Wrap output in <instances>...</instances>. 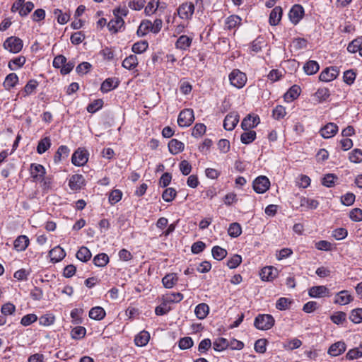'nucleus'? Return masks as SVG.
Segmentation results:
<instances>
[{
	"label": "nucleus",
	"instance_id": "nucleus-10",
	"mask_svg": "<svg viewBox=\"0 0 362 362\" xmlns=\"http://www.w3.org/2000/svg\"><path fill=\"white\" fill-rule=\"evenodd\" d=\"M30 173L35 181L41 182L44 178L45 169L43 165L40 164L32 163L30 166Z\"/></svg>",
	"mask_w": 362,
	"mask_h": 362
},
{
	"label": "nucleus",
	"instance_id": "nucleus-45",
	"mask_svg": "<svg viewBox=\"0 0 362 362\" xmlns=\"http://www.w3.org/2000/svg\"><path fill=\"white\" fill-rule=\"evenodd\" d=\"M86 329L85 327L81 326H77L72 329L71 332V336L74 339H81L86 335Z\"/></svg>",
	"mask_w": 362,
	"mask_h": 362
},
{
	"label": "nucleus",
	"instance_id": "nucleus-41",
	"mask_svg": "<svg viewBox=\"0 0 362 362\" xmlns=\"http://www.w3.org/2000/svg\"><path fill=\"white\" fill-rule=\"evenodd\" d=\"M94 264L97 267H105L109 262V257L105 253L97 255L93 260Z\"/></svg>",
	"mask_w": 362,
	"mask_h": 362
},
{
	"label": "nucleus",
	"instance_id": "nucleus-24",
	"mask_svg": "<svg viewBox=\"0 0 362 362\" xmlns=\"http://www.w3.org/2000/svg\"><path fill=\"white\" fill-rule=\"evenodd\" d=\"M124 21L122 18L115 16V19L111 20L108 24L107 28L110 32L116 33L124 25Z\"/></svg>",
	"mask_w": 362,
	"mask_h": 362
},
{
	"label": "nucleus",
	"instance_id": "nucleus-56",
	"mask_svg": "<svg viewBox=\"0 0 362 362\" xmlns=\"http://www.w3.org/2000/svg\"><path fill=\"white\" fill-rule=\"evenodd\" d=\"M242 262V257L239 255H234L230 259H229L227 262V266L230 269H235L238 267L240 264Z\"/></svg>",
	"mask_w": 362,
	"mask_h": 362
},
{
	"label": "nucleus",
	"instance_id": "nucleus-5",
	"mask_svg": "<svg viewBox=\"0 0 362 362\" xmlns=\"http://www.w3.org/2000/svg\"><path fill=\"white\" fill-rule=\"evenodd\" d=\"M252 187L257 193H264L270 187L269 180L266 176H259L253 181Z\"/></svg>",
	"mask_w": 362,
	"mask_h": 362
},
{
	"label": "nucleus",
	"instance_id": "nucleus-16",
	"mask_svg": "<svg viewBox=\"0 0 362 362\" xmlns=\"http://www.w3.org/2000/svg\"><path fill=\"white\" fill-rule=\"evenodd\" d=\"M346 347L344 342L337 341L330 346L327 353L332 356H338L346 351Z\"/></svg>",
	"mask_w": 362,
	"mask_h": 362
},
{
	"label": "nucleus",
	"instance_id": "nucleus-36",
	"mask_svg": "<svg viewBox=\"0 0 362 362\" xmlns=\"http://www.w3.org/2000/svg\"><path fill=\"white\" fill-rule=\"evenodd\" d=\"M300 205L307 209H315L317 208L319 202L315 199L302 197L300 200Z\"/></svg>",
	"mask_w": 362,
	"mask_h": 362
},
{
	"label": "nucleus",
	"instance_id": "nucleus-23",
	"mask_svg": "<svg viewBox=\"0 0 362 362\" xmlns=\"http://www.w3.org/2000/svg\"><path fill=\"white\" fill-rule=\"evenodd\" d=\"M184 147V144L175 139H171L168 143L169 151L173 155L182 152Z\"/></svg>",
	"mask_w": 362,
	"mask_h": 362
},
{
	"label": "nucleus",
	"instance_id": "nucleus-58",
	"mask_svg": "<svg viewBox=\"0 0 362 362\" xmlns=\"http://www.w3.org/2000/svg\"><path fill=\"white\" fill-rule=\"evenodd\" d=\"M103 101L101 99L94 100L89 104L87 107V111L90 113H94L103 107Z\"/></svg>",
	"mask_w": 362,
	"mask_h": 362
},
{
	"label": "nucleus",
	"instance_id": "nucleus-21",
	"mask_svg": "<svg viewBox=\"0 0 362 362\" xmlns=\"http://www.w3.org/2000/svg\"><path fill=\"white\" fill-rule=\"evenodd\" d=\"M209 313V307L206 303H202L197 305L194 309V314L199 320H204Z\"/></svg>",
	"mask_w": 362,
	"mask_h": 362
},
{
	"label": "nucleus",
	"instance_id": "nucleus-62",
	"mask_svg": "<svg viewBox=\"0 0 362 362\" xmlns=\"http://www.w3.org/2000/svg\"><path fill=\"white\" fill-rule=\"evenodd\" d=\"M34 8V4L31 1L23 2L21 9L19 11L21 16H27Z\"/></svg>",
	"mask_w": 362,
	"mask_h": 362
},
{
	"label": "nucleus",
	"instance_id": "nucleus-26",
	"mask_svg": "<svg viewBox=\"0 0 362 362\" xmlns=\"http://www.w3.org/2000/svg\"><path fill=\"white\" fill-rule=\"evenodd\" d=\"M118 85L119 81L117 80L115 81L113 78H108L102 83L100 86V90L103 93H107L112 89L116 88L118 86Z\"/></svg>",
	"mask_w": 362,
	"mask_h": 362
},
{
	"label": "nucleus",
	"instance_id": "nucleus-55",
	"mask_svg": "<svg viewBox=\"0 0 362 362\" xmlns=\"http://www.w3.org/2000/svg\"><path fill=\"white\" fill-rule=\"evenodd\" d=\"M178 346L180 349L185 350L193 346V340L189 337H185L180 339Z\"/></svg>",
	"mask_w": 362,
	"mask_h": 362
},
{
	"label": "nucleus",
	"instance_id": "nucleus-27",
	"mask_svg": "<svg viewBox=\"0 0 362 362\" xmlns=\"http://www.w3.org/2000/svg\"><path fill=\"white\" fill-rule=\"evenodd\" d=\"M150 339V334L146 331H141L134 339L135 344L138 346L146 345Z\"/></svg>",
	"mask_w": 362,
	"mask_h": 362
},
{
	"label": "nucleus",
	"instance_id": "nucleus-53",
	"mask_svg": "<svg viewBox=\"0 0 362 362\" xmlns=\"http://www.w3.org/2000/svg\"><path fill=\"white\" fill-rule=\"evenodd\" d=\"M362 356V346L357 349H353L348 351L346 355V359L354 360Z\"/></svg>",
	"mask_w": 362,
	"mask_h": 362
},
{
	"label": "nucleus",
	"instance_id": "nucleus-63",
	"mask_svg": "<svg viewBox=\"0 0 362 362\" xmlns=\"http://www.w3.org/2000/svg\"><path fill=\"white\" fill-rule=\"evenodd\" d=\"M286 112L284 107L281 105H277L274 110H273V117L275 119H280L286 115Z\"/></svg>",
	"mask_w": 362,
	"mask_h": 362
},
{
	"label": "nucleus",
	"instance_id": "nucleus-49",
	"mask_svg": "<svg viewBox=\"0 0 362 362\" xmlns=\"http://www.w3.org/2000/svg\"><path fill=\"white\" fill-rule=\"evenodd\" d=\"M361 45L362 39L358 37L357 39L352 40L348 45L347 50L351 53H356V52L359 51Z\"/></svg>",
	"mask_w": 362,
	"mask_h": 362
},
{
	"label": "nucleus",
	"instance_id": "nucleus-44",
	"mask_svg": "<svg viewBox=\"0 0 362 362\" xmlns=\"http://www.w3.org/2000/svg\"><path fill=\"white\" fill-rule=\"evenodd\" d=\"M242 233V228L238 223H233L229 226L228 233L233 238H237Z\"/></svg>",
	"mask_w": 362,
	"mask_h": 362
},
{
	"label": "nucleus",
	"instance_id": "nucleus-12",
	"mask_svg": "<svg viewBox=\"0 0 362 362\" xmlns=\"http://www.w3.org/2000/svg\"><path fill=\"white\" fill-rule=\"evenodd\" d=\"M338 132V126L332 122H329L321 128L320 135L325 139L333 137Z\"/></svg>",
	"mask_w": 362,
	"mask_h": 362
},
{
	"label": "nucleus",
	"instance_id": "nucleus-28",
	"mask_svg": "<svg viewBox=\"0 0 362 362\" xmlns=\"http://www.w3.org/2000/svg\"><path fill=\"white\" fill-rule=\"evenodd\" d=\"M105 316V311L102 307L100 306L94 307L89 311V317L93 320H100L103 319Z\"/></svg>",
	"mask_w": 362,
	"mask_h": 362
},
{
	"label": "nucleus",
	"instance_id": "nucleus-54",
	"mask_svg": "<svg viewBox=\"0 0 362 362\" xmlns=\"http://www.w3.org/2000/svg\"><path fill=\"white\" fill-rule=\"evenodd\" d=\"M206 132V126L202 123L195 124L192 129V135L194 137H200Z\"/></svg>",
	"mask_w": 362,
	"mask_h": 362
},
{
	"label": "nucleus",
	"instance_id": "nucleus-30",
	"mask_svg": "<svg viewBox=\"0 0 362 362\" xmlns=\"http://www.w3.org/2000/svg\"><path fill=\"white\" fill-rule=\"evenodd\" d=\"M274 270H276L273 267L269 266L264 267L259 274L262 280L263 281H271L275 276V274H274Z\"/></svg>",
	"mask_w": 362,
	"mask_h": 362
},
{
	"label": "nucleus",
	"instance_id": "nucleus-31",
	"mask_svg": "<svg viewBox=\"0 0 362 362\" xmlns=\"http://www.w3.org/2000/svg\"><path fill=\"white\" fill-rule=\"evenodd\" d=\"M176 274L171 273L166 274L162 279L163 286L167 288H171L177 281Z\"/></svg>",
	"mask_w": 362,
	"mask_h": 362
},
{
	"label": "nucleus",
	"instance_id": "nucleus-18",
	"mask_svg": "<svg viewBox=\"0 0 362 362\" xmlns=\"http://www.w3.org/2000/svg\"><path fill=\"white\" fill-rule=\"evenodd\" d=\"M49 255L52 262H58L65 257L66 253L63 248L57 246L49 251Z\"/></svg>",
	"mask_w": 362,
	"mask_h": 362
},
{
	"label": "nucleus",
	"instance_id": "nucleus-47",
	"mask_svg": "<svg viewBox=\"0 0 362 362\" xmlns=\"http://www.w3.org/2000/svg\"><path fill=\"white\" fill-rule=\"evenodd\" d=\"M148 47L146 41H140L134 43L132 46V52L137 54H141L145 52Z\"/></svg>",
	"mask_w": 362,
	"mask_h": 362
},
{
	"label": "nucleus",
	"instance_id": "nucleus-57",
	"mask_svg": "<svg viewBox=\"0 0 362 362\" xmlns=\"http://www.w3.org/2000/svg\"><path fill=\"white\" fill-rule=\"evenodd\" d=\"M168 302L165 300V298H163V302L161 305L157 306L155 309V313L157 315H163L166 313H168L170 308L168 305Z\"/></svg>",
	"mask_w": 362,
	"mask_h": 362
},
{
	"label": "nucleus",
	"instance_id": "nucleus-52",
	"mask_svg": "<svg viewBox=\"0 0 362 362\" xmlns=\"http://www.w3.org/2000/svg\"><path fill=\"white\" fill-rule=\"evenodd\" d=\"M337 177L334 174H327L322 179V184L327 187H332L334 185Z\"/></svg>",
	"mask_w": 362,
	"mask_h": 362
},
{
	"label": "nucleus",
	"instance_id": "nucleus-34",
	"mask_svg": "<svg viewBox=\"0 0 362 362\" xmlns=\"http://www.w3.org/2000/svg\"><path fill=\"white\" fill-rule=\"evenodd\" d=\"M241 18L237 15H231L226 20V28L228 30L236 28L241 23Z\"/></svg>",
	"mask_w": 362,
	"mask_h": 362
},
{
	"label": "nucleus",
	"instance_id": "nucleus-4",
	"mask_svg": "<svg viewBox=\"0 0 362 362\" xmlns=\"http://www.w3.org/2000/svg\"><path fill=\"white\" fill-rule=\"evenodd\" d=\"M194 120V112L192 109L182 110L177 118V124L181 127L190 126Z\"/></svg>",
	"mask_w": 362,
	"mask_h": 362
},
{
	"label": "nucleus",
	"instance_id": "nucleus-42",
	"mask_svg": "<svg viewBox=\"0 0 362 362\" xmlns=\"http://www.w3.org/2000/svg\"><path fill=\"white\" fill-rule=\"evenodd\" d=\"M213 257L216 260H222L227 255L226 250L219 247L214 246L211 250Z\"/></svg>",
	"mask_w": 362,
	"mask_h": 362
},
{
	"label": "nucleus",
	"instance_id": "nucleus-39",
	"mask_svg": "<svg viewBox=\"0 0 362 362\" xmlns=\"http://www.w3.org/2000/svg\"><path fill=\"white\" fill-rule=\"evenodd\" d=\"M18 81V77L15 73L9 74L4 82V86L6 89L13 88Z\"/></svg>",
	"mask_w": 362,
	"mask_h": 362
},
{
	"label": "nucleus",
	"instance_id": "nucleus-25",
	"mask_svg": "<svg viewBox=\"0 0 362 362\" xmlns=\"http://www.w3.org/2000/svg\"><path fill=\"white\" fill-rule=\"evenodd\" d=\"M192 42V38L187 35H181L177 40L175 46L177 49L186 50L187 49Z\"/></svg>",
	"mask_w": 362,
	"mask_h": 362
},
{
	"label": "nucleus",
	"instance_id": "nucleus-37",
	"mask_svg": "<svg viewBox=\"0 0 362 362\" xmlns=\"http://www.w3.org/2000/svg\"><path fill=\"white\" fill-rule=\"evenodd\" d=\"M256 132L252 130H247L240 136V141L244 144H249L256 139Z\"/></svg>",
	"mask_w": 362,
	"mask_h": 362
},
{
	"label": "nucleus",
	"instance_id": "nucleus-3",
	"mask_svg": "<svg viewBox=\"0 0 362 362\" xmlns=\"http://www.w3.org/2000/svg\"><path fill=\"white\" fill-rule=\"evenodd\" d=\"M229 81L233 86L237 88H242L246 84L247 76L245 73L239 69H234L229 74Z\"/></svg>",
	"mask_w": 362,
	"mask_h": 362
},
{
	"label": "nucleus",
	"instance_id": "nucleus-40",
	"mask_svg": "<svg viewBox=\"0 0 362 362\" xmlns=\"http://www.w3.org/2000/svg\"><path fill=\"white\" fill-rule=\"evenodd\" d=\"M213 346L215 351H221L227 349L228 346H229V343L226 339L221 337L216 339L214 341Z\"/></svg>",
	"mask_w": 362,
	"mask_h": 362
},
{
	"label": "nucleus",
	"instance_id": "nucleus-48",
	"mask_svg": "<svg viewBox=\"0 0 362 362\" xmlns=\"http://www.w3.org/2000/svg\"><path fill=\"white\" fill-rule=\"evenodd\" d=\"M54 14L57 19V22L62 25L66 23L70 18L69 14L62 13V11L58 8L54 11Z\"/></svg>",
	"mask_w": 362,
	"mask_h": 362
},
{
	"label": "nucleus",
	"instance_id": "nucleus-43",
	"mask_svg": "<svg viewBox=\"0 0 362 362\" xmlns=\"http://www.w3.org/2000/svg\"><path fill=\"white\" fill-rule=\"evenodd\" d=\"M25 61H26V59H25V57L19 56L18 57H16V58L11 59L8 62V67L11 70L16 69L18 68L23 66L24 65V64L25 63Z\"/></svg>",
	"mask_w": 362,
	"mask_h": 362
},
{
	"label": "nucleus",
	"instance_id": "nucleus-46",
	"mask_svg": "<svg viewBox=\"0 0 362 362\" xmlns=\"http://www.w3.org/2000/svg\"><path fill=\"white\" fill-rule=\"evenodd\" d=\"M177 192L174 188L168 187L163 192L162 198L165 202H170L176 197Z\"/></svg>",
	"mask_w": 362,
	"mask_h": 362
},
{
	"label": "nucleus",
	"instance_id": "nucleus-64",
	"mask_svg": "<svg viewBox=\"0 0 362 362\" xmlns=\"http://www.w3.org/2000/svg\"><path fill=\"white\" fill-rule=\"evenodd\" d=\"M350 218L354 221H362V210L359 208L353 209L349 213Z\"/></svg>",
	"mask_w": 362,
	"mask_h": 362
},
{
	"label": "nucleus",
	"instance_id": "nucleus-50",
	"mask_svg": "<svg viewBox=\"0 0 362 362\" xmlns=\"http://www.w3.org/2000/svg\"><path fill=\"white\" fill-rule=\"evenodd\" d=\"M165 300L170 303H179L183 299V295L180 293H170L164 296Z\"/></svg>",
	"mask_w": 362,
	"mask_h": 362
},
{
	"label": "nucleus",
	"instance_id": "nucleus-32",
	"mask_svg": "<svg viewBox=\"0 0 362 362\" xmlns=\"http://www.w3.org/2000/svg\"><path fill=\"white\" fill-rule=\"evenodd\" d=\"M320 66L316 61L310 60L303 66V69L306 74L313 75L318 71Z\"/></svg>",
	"mask_w": 362,
	"mask_h": 362
},
{
	"label": "nucleus",
	"instance_id": "nucleus-17",
	"mask_svg": "<svg viewBox=\"0 0 362 362\" xmlns=\"http://www.w3.org/2000/svg\"><path fill=\"white\" fill-rule=\"evenodd\" d=\"M84 184V178L82 175L75 174L69 180V185L72 190L80 189Z\"/></svg>",
	"mask_w": 362,
	"mask_h": 362
},
{
	"label": "nucleus",
	"instance_id": "nucleus-1",
	"mask_svg": "<svg viewBox=\"0 0 362 362\" xmlns=\"http://www.w3.org/2000/svg\"><path fill=\"white\" fill-rule=\"evenodd\" d=\"M275 320L272 315L269 314H259L255 319V327L260 330H268L274 325Z\"/></svg>",
	"mask_w": 362,
	"mask_h": 362
},
{
	"label": "nucleus",
	"instance_id": "nucleus-9",
	"mask_svg": "<svg viewBox=\"0 0 362 362\" xmlns=\"http://www.w3.org/2000/svg\"><path fill=\"white\" fill-rule=\"evenodd\" d=\"M304 16V8L301 5L296 4L293 6L288 13L291 21L296 25L303 18Z\"/></svg>",
	"mask_w": 362,
	"mask_h": 362
},
{
	"label": "nucleus",
	"instance_id": "nucleus-60",
	"mask_svg": "<svg viewBox=\"0 0 362 362\" xmlns=\"http://www.w3.org/2000/svg\"><path fill=\"white\" fill-rule=\"evenodd\" d=\"M291 303V301L288 298L281 297L277 300L276 308L279 310H285L288 308Z\"/></svg>",
	"mask_w": 362,
	"mask_h": 362
},
{
	"label": "nucleus",
	"instance_id": "nucleus-19",
	"mask_svg": "<svg viewBox=\"0 0 362 362\" xmlns=\"http://www.w3.org/2000/svg\"><path fill=\"white\" fill-rule=\"evenodd\" d=\"M282 17V8L280 6L274 7L269 15V22L271 25H276L279 23Z\"/></svg>",
	"mask_w": 362,
	"mask_h": 362
},
{
	"label": "nucleus",
	"instance_id": "nucleus-35",
	"mask_svg": "<svg viewBox=\"0 0 362 362\" xmlns=\"http://www.w3.org/2000/svg\"><path fill=\"white\" fill-rule=\"evenodd\" d=\"M76 258L83 262H88L91 258V252L86 247H81L77 252Z\"/></svg>",
	"mask_w": 362,
	"mask_h": 362
},
{
	"label": "nucleus",
	"instance_id": "nucleus-59",
	"mask_svg": "<svg viewBox=\"0 0 362 362\" xmlns=\"http://www.w3.org/2000/svg\"><path fill=\"white\" fill-rule=\"evenodd\" d=\"M349 160L353 163L362 162V151L358 148L353 150L349 155Z\"/></svg>",
	"mask_w": 362,
	"mask_h": 362
},
{
	"label": "nucleus",
	"instance_id": "nucleus-33",
	"mask_svg": "<svg viewBox=\"0 0 362 362\" xmlns=\"http://www.w3.org/2000/svg\"><path fill=\"white\" fill-rule=\"evenodd\" d=\"M138 64V59L136 55L131 54L126 57L122 62V66L127 69H134Z\"/></svg>",
	"mask_w": 362,
	"mask_h": 362
},
{
	"label": "nucleus",
	"instance_id": "nucleus-14",
	"mask_svg": "<svg viewBox=\"0 0 362 362\" xmlns=\"http://www.w3.org/2000/svg\"><path fill=\"white\" fill-rule=\"evenodd\" d=\"M259 122L260 119L258 116L252 117L251 115H248L243 119L241 122V127L245 131L250 130L255 127Z\"/></svg>",
	"mask_w": 362,
	"mask_h": 362
},
{
	"label": "nucleus",
	"instance_id": "nucleus-22",
	"mask_svg": "<svg viewBox=\"0 0 362 362\" xmlns=\"http://www.w3.org/2000/svg\"><path fill=\"white\" fill-rule=\"evenodd\" d=\"M300 93V88L297 85H294L284 94V100L286 102H291L299 96Z\"/></svg>",
	"mask_w": 362,
	"mask_h": 362
},
{
	"label": "nucleus",
	"instance_id": "nucleus-13",
	"mask_svg": "<svg viewBox=\"0 0 362 362\" xmlns=\"http://www.w3.org/2000/svg\"><path fill=\"white\" fill-rule=\"evenodd\" d=\"M239 122V116L236 113H230L226 115L223 121V127L227 131L233 130Z\"/></svg>",
	"mask_w": 362,
	"mask_h": 362
},
{
	"label": "nucleus",
	"instance_id": "nucleus-7",
	"mask_svg": "<svg viewBox=\"0 0 362 362\" xmlns=\"http://www.w3.org/2000/svg\"><path fill=\"white\" fill-rule=\"evenodd\" d=\"M177 11L180 18L189 20L194 13V6L192 3H183L180 5Z\"/></svg>",
	"mask_w": 362,
	"mask_h": 362
},
{
	"label": "nucleus",
	"instance_id": "nucleus-51",
	"mask_svg": "<svg viewBox=\"0 0 362 362\" xmlns=\"http://www.w3.org/2000/svg\"><path fill=\"white\" fill-rule=\"evenodd\" d=\"M349 319L356 324L362 321V308L354 309L350 315Z\"/></svg>",
	"mask_w": 362,
	"mask_h": 362
},
{
	"label": "nucleus",
	"instance_id": "nucleus-8",
	"mask_svg": "<svg viewBox=\"0 0 362 362\" xmlns=\"http://www.w3.org/2000/svg\"><path fill=\"white\" fill-rule=\"evenodd\" d=\"M339 73V70L337 66L327 67L320 73L319 79L324 82H329L334 80Z\"/></svg>",
	"mask_w": 362,
	"mask_h": 362
},
{
	"label": "nucleus",
	"instance_id": "nucleus-2",
	"mask_svg": "<svg viewBox=\"0 0 362 362\" xmlns=\"http://www.w3.org/2000/svg\"><path fill=\"white\" fill-rule=\"evenodd\" d=\"M23 46V40L18 37H8L3 44V47L8 52L16 54L21 51Z\"/></svg>",
	"mask_w": 362,
	"mask_h": 362
},
{
	"label": "nucleus",
	"instance_id": "nucleus-38",
	"mask_svg": "<svg viewBox=\"0 0 362 362\" xmlns=\"http://www.w3.org/2000/svg\"><path fill=\"white\" fill-rule=\"evenodd\" d=\"M51 146V140L49 137H45L42 139L37 144V152L39 154L44 153Z\"/></svg>",
	"mask_w": 362,
	"mask_h": 362
},
{
	"label": "nucleus",
	"instance_id": "nucleus-20",
	"mask_svg": "<svg viewBox=\"0 0 362 362\" xmlns=\"http://www.w3.org/2000/svg\"><path fill=\"white\" fill-rule=\"evenodd\" d=\"M29 239L26 235H19L14 241V249L18 252L24 251L29 245Z\"/></svg>",
	"mask_w": 362,
	"mask_h": 362
},
{
	"label": "nucleus",
	"instance_id": "nucleus-29",
	"mask_svg": "<svg viewBox=\"0 0 362 362\" xmlns=\"http://www.w3.org/2000/svg\"><path fill=\"white\" fill-rule=\"evenodd\" d=\"M69 154V149L66 146L62 145L60 146L54 157V160L55 163H58L62 160V159H64L68 157Z\"/></svg>",
	"mask_w": 362,
	"mask_h": 362
},
{
	"label": "nucleus",
	"instance_id": "nucleus-61",
	"mask_svg": "<svg viewBox=\"0 0 362 362\" xmlns=\"http://www.w3.org/2000/svg\"><path fill=\"white\" fill-rule=\"evenodd\" d=\"M122 196V193L119 189L112 190L109 196V202L113 205L117 203L121 200Z\"/></svg>",
	"mask_w": 362,
	"mask_h": 362
},
{
	"label": "nucleus",
	"instance_id": "nucleus-15",
	"mask_svg": "<svg viewBox=\"0 0 362 362\" xmlns=\"http://www.w3.org/2000/svg\"><path fill=\"white\" fill-rule=\"evenodd\" d=\"M329 289L325 286H315L308 291V294L312 298H321L329 296Z\"/></svg>",
	"mask_w": 362,
	"mask_h": 362
},
{
	"label": "nucleus",
	"instance_id": "nucleus-11",
	"mask_svg": "<svg viewBox=\"0 0 362 362\" xmlns=\"http://www.w3.org/2000/svg\"><path fill=\"white\" fill-rule=\"evenodd\" d=\"M354 300L352 296L346 290H343L337 293L334 299V303L341 305H345Z\"/></svg>",
	"mask_w": 362,
	"mask_h": 362
},
{
	"label": "nucleus",
	"instance_id": "nucleus-6",
	"mask_svg": "<svg viewBox=\"0 0 362 362\" xmlns=\"http://www.w3.org/2000/svg\"><path fill=\"white\" fill-rule=\"evenodd\" d=\"M88 160V153L84 148H78L72 155L71 162L74 165L83 166Z\"/></svg>",
	"mask_w": 362,
	"mask_h": 362
}]
</instances>
